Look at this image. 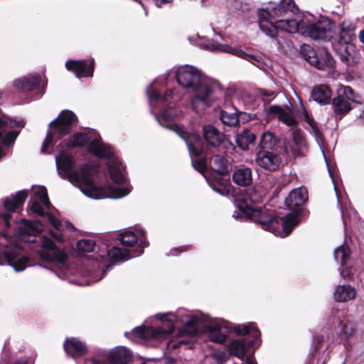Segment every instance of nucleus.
<instances>
[{
  "label": "nucleus",
  "mask_w": 364,
  "mask_h": 364,
  "mask_svg": "<svg viewBox=\"0 0 364 364\" xmlns=\"http://www.w3.org/2000/svg\"><path fill=\"white\" fill-rule=\"evenodd\" d=\"M40 76L33 75L23 77L14 82V87L19 91L28 92L33 90L40 83Z\"/></svg>",
  "instance_id": "obj_28"
},
{
  "label": "nucleus",
  "mask_w": 364,
  "mask_h": 364,
  "mask_svg": "<svg viewBox=\"0 0 364 364\" xmlns=\"http://www.w3.org/2000/svg\"><path fill=\"white\" fill-rule=\"evenodd\" d=\"M251 201H252V202H256V201H257V200H256V199L251 198Z\"/></svg>",
  "instance_id": "obj_62"
},
{
  "label": "nucleus",
  "mask_w": 364,
  "mask_h": 364,
  "mask_svg": "<svg viewBox=\"0 0 364 364\" xmlns=\"http://www.w3.org/2000/svg\"><path fill=\"white\" fill-rule=\"evenodd\" d=\"M6 240V236L5 235H2L1 237H0V245H4V244L3 243L2 240Z\"/></svg>",
  "instance_id": "obj_59"
},
{
  "label": "nucleus",
  "mask_w": 364,
  "mask_h": 364,
  "mask_svg": "<svg viewBox=\"0 0 364 364\" xmlns=\"http://www.w3.org/2000/svg\"><path fill=\"white\" fill-rule=\"evenodd\" d=\"M294 114H296L300 118L305 120L312 128L316 137H318L320 132L316 127L315 121L309 115L303 102L299 100V105H297L294 110Z\"/></svg>",
  "instance_id": "obj_35"
},
{
  "label": "nucleus",
  "mask_w": 364,
  "mask_h": 364,
  "mask_svg": "<svg viewBox=\"0 0 364 364\" xmlns=\"http://www.w3.org/2000/svg\"><path fill=\"white\" fill-rule=\"evenodd\" d=\"M332 92L325 85H318L313 87L311 98L320 105H327L330 102Z\"/></svg>",
  "instance_id": "obj_27"
},
{
  "label": "nucleus",
  "mask_w": 364,
  "mask_h": 364,
  "mask_svg": "<svg viewBox=\"0 0 364 364\" xmlns=\"http://www.w3.org/2000/svg\"><path fill=\"white\" fill-rule=\"evenodd\" d=\"M296 32L316 40L327 38L330 31L328 23L325 22H318L305 26L299 23V30Z\"/></svg>",
  "instance_id": "obj_15"
},
{
  "label": "nucleus",
  "mask_w": 364,
  "mask_h": 364,
  "mask_svg": "<svg viewBox=\"0 0 364 364\" xmlns=\"http://www.w3.org/2000/svg\"><path fill=\"white\" fill-rule=\"evenodd\" d=\"M89 144L88 149L95 156L99 158H107L108 170L113 182L122 183L125 181L124 168L121 162L114 156L112 148L102 142L100 136L92 139L89 134L78 133L73 135L72 139L68 143V146H85Z\"/></svg>",
  "instance_id": "obj_6"
},
{
  "label": "nucleus",
  "mask_w": 364,
  "mask_h": 364,
  "mask_svg": "<svg viewBox=\"0 0 364 364\" xmlns=\"http://www.w3.org/2000/svg\"><path fill=\"white\" fill-rule=\"evenodd\" d=\"M154 3H155V5L157 7H161L163 4L167 2L166 0H154Z\"/></svg>",
  "instance_id": "obj_58"
},
{
  "label": "nucleus",
  "mask_w": 364,
  "mask_h": 364,
  "mask_svg": "<svg viewBox=\"0 0 364 364\" xmlns=\"http://www.w3.org/2000/svg\"><path fill=\"white\" fill-rule=\"evenodd\" d=\"M192 164L195 169L198 170L200 173H203L207 169L206 161L203 159H197L192 161Z\"/></svg>",
  "instance_id": "obj_47"
},
{
  "label": "nucleus",
  "mask_w": 364,
  "mask_h": 364,
  "mask_svg": "<svg viewBox=\"0 0 364 364\" xmlns=\"http://www.w3.org/2000/svg\"><path fill=\"white\" fill-rule=\"evenodd\" d=\"M237 207L240 208V213H234L232 215L234 218H250L253 222L259 223L264 230H269L282 237L289 235L299 223L298 215L296 213H290L281 218L282 230L280 231L279 230L280 224L278 220L274 218L266 209L253 208L240 203L237 204Z\"/></svg>",
  "instance_id": "obj_5"
},
{
  "label": "nucleus",
  "mask_w": 364,
  "mask_h": 364,
  "mask_svg": "<svg viewBox=\"0 0 364 364\" xmlns=\"http://www.w3.org/2000/svg\"><path fill=\"white\" fill-rule=\"evenodd\" d=\"M278 142L279 139L272 132H264L262 134L259 139V150L274 151V148Z\"/></svg>",
  "instance_id": "obj_34"
},
{
  "label": "nucleus",
  "mask_w": 364,
  "mask_h": 364,
  "mask_svg": "<svg viewBox=\"0 0 364 364\" xmlns=\"http://www.w3.org/2000/svg\"><path fill=\"white\" fill-rule=\"evenodd\" d=\"M1 217H2V218L4 219L6 226L9 227L10 226L9 220L11 217V214L10 213H4V214L1 215Z\"/></svg>",
  "instance_id": "obj_51"
},
{
  "label": "nucleus",
  "mask_w": 364,
  "mask_h": 364,
  "mask_svg": "<svg viewBox=\"0 0 364 364\" xmlns=\"http://www.w3.org/2000/svg\"><path fill=\"white\" fill-rule=\"evenodd\" d=\"M119 240L124 246L127 247H132L136 243H139V246L142 247L148 245L142 230L137 232V234L131 230L125 231L119 235Z\"/></svg>",
  "instance_id": "obj_22"
},
{
  "label": "nucleus",
  "mask_w": 364,
  "mask_h": 364,
  "mask_svg": "<svg viewBox=\"0 0 364 364\" xmlns=\"http://www.w3.org/2000/svg\"><path fill=\"white\" fill-rule=\"evenodd\" d=\"M203 45L204 48L209 50H217L232 53L243 59L254 60L258 61L257 57L254 55L248 54L240 48H232L227 44L217 43L212 39L205 40Z\"/></svg>",
  "instance_id": "obj_14"
},
{
  "label": "nucleus",
  "mask_w": 364,
  "mask_h": 364,
  "mask_svg": "<svg viewBox=\"0 0 364 364\" xmlns=\"http://www.w3.org/2000/svg\"><path fill=\"white\" fill-rule=\"evenodd\" d=\"M282 161L280 154L274 151L259 150L256 154V164L268 171H277Z\"/></svg>",
  "instance_id": "obj_12"
},
{
  "label": "nucleus",
  "mask_w": 364,
  "mask_h": 364,
  "mask_svg": "<svg viewBox=\"0 0 364 364\" xmlns=\"http://www.w3.org/2000/svg\"><path fill=\"white\" fill-rule=\"evenodd\" d=\"M29 207L31 210H32L33 213L39 215H44L43 207L45 206L42 204L41 200H33L29 203Z\"/></svg>",
  "instance_id": "obj_45"
},
{
  "label": "nucleus",
  "mask_w": 364,
  "mask_h": 364,
  "mask_svg": "<svg viewBox=\"0 0 364 364\" xmlns=\"http://www.w3.org/2000/svg\"><path fill=\"white\" fill-rule=\"evenodd\" d=\"M232 179L239 186H247L252 181V171L250 168L247 167L237 168L233 173Z\"/></svg>",
  "instance_id": "obj_30"
},
{
  "label": "nucleus",
  "mask_w": 364,
  "mask_h": 364,
  "mask_svg": "<svg viewBox=\"0 0 364 364\" xmlns=\"http://www.w3.org/2000/svg\"><path fill=\"white\" fill-rule=\"evenodd\" d=\"M66 68L73 72L77 77L92 76L94 60H69L65 63Z\"/></svg>",
  "instance_id": "obj_18"
},
{
  "label": "nucleus",
  "mask_w": 364,
  "mask_h": 364,
  "mask_svg": "<svg viewBox=\"0 0 364 364\" xmlns=\"http://www.w3.org/2000/svg\"><path fill=\"white\" fill-rule=\"evenodd\" d=\"M66 227L70 230H74V226L70 223L67 222L66 223Z\"/></svg>",
  "instance_id": "obj_60"
},
{
  "label": "nucleus",
  "mask_w": 364,
  "mask_h": 364,
  "mask_svg": "<svg viewBox=\"0 0 364 364\" xmlns=\"http://www.w3.org/2000/svg\"><path fill=\"white\" fill-rule=\"evenodd\" d=\"M56 166L59 175L68 179L73 185L80 188L81 191L88 197L94 199L105 198H119L128 195L129 187L108 188L107 190L97 188L92 181L95 167L91 163H86L79 170H74L75 160L72 155L63 151L55 156Z\"/></svg>",
  "instance_id": "obj_1"
},
{
  "label": "nucleus",
  "mask_w": 364,
  "mask_h": 364,
  "mask_svg": "<svg viewBox=\"0 0 364 364\" xmlns=\"http://www.w3.org/2000/svg\"><path fill=\"white\" fill-rule=\"evenodd\" d=\"M4 264L11 266L16 272L23 270L29 265L28 259L20 256L19 250L16 247L5 250L4 256L0 255V265Z\"/></svg>",
  "instance_id": "obj_13"
},
{
  "label": "nucleus",
  "mask_w": 364,
  "mask_h": 364,
  "mask_svg": "<svg viewBox=\"0 0 364 364\" xmlns=\"http://www.w3.org/2000/svg\"><path fill=\"white\" fill-rule=\"evenodd\" d=\"M356 294V289L351 285L339 284L335 288L333 291V299L338 302H346L354 299Z\"/></svg>",
  "instance_id": "obj_25"
},
{
  "label": "nucleus",
  "mask_w": 364,
  "mask_h": 364,
  "mask_svg": "<svg viewBox=\"0 0 364 364\" xmlns=\"http://www.w3.org/2000/svg\"><path fill=\"white\" fill-rule=\"evenodd\" d=\"M299 9L293 0H282L274 7L258 11L259 26L266 35L274 38L279 31L294 33L299 30V22L288 18L291 14L299 13Z\"/></svg>",
  "instance_id": "obj_3"
},
{
  "label": "nucleus",
  "mask_w": 364,
  "mask_h": 364,
  "mask_svg": "<svg viewBox=\"0 0 364 364\" xmlns=\"http://www.w3.org/2000/svg\"><path fill=\"white\" fill-rule=\"evenodd\" d=\"M23 221L25 225V232L29 235H34L42 229V225L39 222L27 220H23Z\"/></svg>",
  "instance_id": "obj_41"
},
{
  "label": "nucleus",
  "mask_w": 364,
  "mask_h": 364,
  "mask_svg": "<svg viewBox=\"0 0 364 364\" xmlns=\"http://www.w3.org/2000/svg\"><path fill=\"white\" fill-rule=\"evenodd\" d=\"M225 355V353L216 352L213 355V358L218 361L219 364H223L225 361V358H223Z\"/></svg>",
  "instance_id": "obj_50"
},
{
  "label": "nucleus",
  "mask_w": 364,
  "mask_h": 364,
  "mask_svg": "<svg viewBox=\"0 0 364 364\" xmlns=\"http://www.w3.org/2000/svg\"><path fill=\"white\" fill-rule=\"evenodd\" d=\"M159 316H160V319H161V320H164V317L166 316V315H165V314H163V315H161V314H160V315H159Z\"/></svg>",
  "instance_id": "obj_61"
},
{
  "label": "nucleus",
  "mask_w": 364,
  "mask_h": 364,
  "mask_svg": "<svg viewBox=\"0 0 364 364\" xmlns=\"http://www.w3.org/2000/svg\"><path fill=\"white\" fill-rule=\"evenodd\" d=\"M301 53L306 61L316 68L318 64V56L314 48L309 46L304 45L301 46Z\"/></svg>",
  "instance_id": "obj_38"
},
{
  "label": "nucleus",
  "mask_w": 364,
  "mask_h": 364,
  "mask_svg": "<svg viewBox=\"0 0 364 364\" xmlns=\"http://www.w3.org/2000/svg\"><path fill=\"white\" fill-rule=\"evenodd\" d=\"M65 352L75 358L82 356L87 350L86 346L75 338H68L64 343Z\"/></svg>",
  "instance_id": "obj_26"
},
{
  "label": "nucleus",
  "mask_w": 364,
  "mask_h": 364,
  "mask_svg": "<svg viewBox=\"0 0 364 364\" xmlns=\"http://www.w3.org/2000/svg\"><path fill=\"white\" fill-rule=\"evenodd\" d=\"M269 112L287 126H295L297 124L294 112L290 107L283 108L280 106L273 105L269 107Z\"/></svg>",
  "instance_id": "obj_21"
},
{
  "label": "nucleus",
  "mask_w": 364,
  "mask_h": 364,
  "mask_svg": "<svg viewBox=\"0 0 364 364\" xmlns=\"http://www.w3.org/2000/svg\"><path fill=\"white\" fill-rule=\"evenodd\" d=\"M28 193L26 191H20L17 192L11 198H7L4 200V207L6 210L14 211L18 207L23 205Z\"/></svg>",
  "instance_id": "obj_32"
},
{
  "label": "nucleus",
  "mask_w": 364,
  "mask_h": 364,
  "mask_svg": "<svg viewBox=\"0 0 364 364\" xmlns=\"http://www.w3.org/2000/svg\"><path fill=\"white\" fill-rule=\"evenodd\" d=\"M53 146V135L52 134L48 132L46 136V138L44 140V142L43 144L41 151L43 153L47 154L50 153V147H52Z\"/></svg>",
  "instance_id": "obj_46"
},
{
  "label": "nucleus",
  "mask_w": 364,
  "mask_h": 364,
  "mask_svg": "<svg viewBox=\"0 0 364 364\" xmlns=\"http://www.w3.org/2000/svg\"><path fill=\"white\" fill-rule=\"evenodd\" d=\"M183 322L184 326L179 332L181 336L176 339L168 341L166 342L168 349L173 350L182 346H187L188 341L183 338L182 336L184 334L191 336H196L198 331L200 322L206 323L205 328L210 333L209 337L213 342L223 343L226 340V336L220 331V329L225 325V321L223 320L214 319L209 321L208 318L203 315L194 314L185 316Z\"/></svg>",
  "instance_id": "obj_7"
},
{
  "label": "nucleus",
  "mask_w": 364,
  "mask_h": 364,
  "mask_svg": "<svg viewBox=\"0 0 364 364\" xmlns=\"http://www.w3.org/2000/svg\"><path fill=\"white\" fill-rule=\"evenodd\" d=\"M308 199V192L306 188L299 187L292 190L285 199V204L289 209H294L304 204Z\"/></svg>",
  "instance_id": "obj_23"
},
{
  "label": "nucleus",
  "mask_w": 364,
  "mask_h": 364,
  "mask_svg": "<svg viewBox=\"0 0 364 364\" xmlns=\"http://www.w3.org/2000/svg\"><path fill=\"white\" fill-rule=\"evenodd\" d=\"M41 243V249L39 251V256L42 259L62 264L65 262L66 254L58 248L50 239L43 237Z\"/></svg>",
  "instance_id": "obj_11"
},
{
  "label": "nucleus",
  "mask_w": 364,
  "mask_h": 364,
  "mask_svg": "<svg viewBox=\"0 0 364 364\" xmlns=\"http://www.w3.org/2000/svg\"><path fill=\"white\" fill-rule=\"evenodd\" d=\"M132 358L131 352L124 347H117L110 351L108 364H127Z\"/></svg>",
  "instance_id": "obj_29"
},
{
  "label": "nucleus",
  "mask_w": 364,
  "mask_h": 364,
  "mask_svg": "<svg viewBox=\"0 0 364 364\" xmlns=\"http://www.w3.org/2000/svg\"><path fill=\"white\" fill-rule=\"evenodd\" d=\"M333 48L341 60L346 65H351L356 62V51L353 44L341 41L334 44Z\"/></svg>",
  "instance_id": "obj_20"
},
{
  "label": "nucleus",
  "mask_w": 364,
  "mask_h": 364,
  "mask_svg": "<svg viewBox=\"0 0 364 364\" xmlns=\"http://www.w3.org/2000/svg\"><path fill=\"white\" fill-rule=\"evenodd\" d=\"M358 38L360 42L364 44V28L359 32Z\"/></svg>",
  "instance_id": "obj_57"
},
{
  "label": "nucleus",
  "mask_w": 364,
  "mask_h": 364,
  "mask_svg": "<svg viewBox=\"0 0 364 364\" xmlns=\"http://www.w3.org/2000/svg\"><path fill=\"white\" fill-rule=\"evenodd\" d=\"M108 255L114 260L125 261L134 257L128 250L113 247L108 251Z\"/></svg>",
  "instance_id": "obj_36"
},
{
  "label": "nucleus",
  "mask_w": 364,
  "mask_h": 364,
  "mask_svg": "<svg viewBox=\"0 0 364 364\" xmlns=\"http://www.w3.org/2000/svg\"><path fill=\"white\" fill-rule=\"evenodd\" d=\"M22 120L16 121L12 119H0V159L5 156L1 145L9 146L14 142L19 132L17 131H7L14 127H23Z\"/></svg>",
  "instance_id": "obj_9"
},
{
  "label": "nucleus",
  "mask_w": 364,
  "mask_h": 364,
  "mask_svg": "<svg viewBox=\"0 0 364 364\" xmlns=\"http://www.w3.org/2000/svg\"><path fill=\"white\" fill-rule=\"evenodd\" d=\"M350 101H355L353 89L349 86L341 85L337 97L332 102L334 112L341 117L347 114L351 109Z\"/></svg>",
  "instance_id": "obj_10"
},
{
  "label": "nucleus",
  "mask_w": 364,
  "mask_h": 364,
  "mask_svg": "<svg viewBox=\"0 0 364 364\" xmlns=\"http://www.w3.org/2000/svg\"><path fill=\"white\" fill-rule=\"evenodd\" d=\"M147 94L151 103L162 102L168 105V108L162 111L161 120L159 119L161 125L174 131L184 139L191 156H202L205 149L199 135L193 132L188 133L183 127L171 123L173 119L178 117L171 105L178 101L180 97L173 93V90H168L164 95L161 96L157 91L151 90V87L147 90Z\"/></svg>",
  "instance_id": "obj_4"
},
{
  "label": "nucleus",
  "mask_w": 364,
  "mask_h": 364,
  "mask_svg": "<svg viewBox=\"0 0 364 364\" xmlns=\"http://www.w3.org/2000/svg\"><path fill=\"white\" fill-rule=\"evenodd\" d=\"M203 137L206 142L213 147L219 146L223 139L218 131L211 125L203 127Z\"/></svg>",
  "instance_id": "obj_31"
},
{
  "label": "nucleus",
  "mask_w": 364,
  "mask_h": 364,
  "mask_svg": "<svg viewBox=\"0 0 364 364\" xmlns=\"http://www.w3.org/2000/svg\"><path fill=\"white\" fill-rule=\"evenodd\" d=\"M212 168L220 175H225L228 173V166L224 156L215 155L211 163Z\"/></svg>",
  "instance_id": "obj_37"
},
{
  "label": "nucleus",
  "mask_w": 364,
  "mask_h": 364,
  "mask_svg": "<svg viewBox=\"0 0 364 364\" xmlns=\"http://www.w3.org/2000/svg\"><path fill=\"white\" fill-rule=\"evenodd\" d=\"M355 331V328L352 323H346L341 330V336L342 338L348 339L354 334Z\"/></svg>",
  "instance_id": "obj_44"
},
{
  "label": "nucleus",
  "mask_w": 364,
  "mask_h": 364,
  "mask_svg": "<svg viewBox=\"0 0 364 364\" xmlns=\"http://www.w3.org/2000/svg\"><path fill=\"white\" fill-rule=\"evenodd\" d=\"M262 95L264 96H267V97H274V92H273L262 91ZM268 100V98H267V99L264 98V100Z\"/></svg>",
  "instance_id": "obj_56"
},
{
  "label": "nucleus",
  "mask_w": 364,
  "mask_h": 364,
  "mask_svg": "<svg viewBox=\"0 0 364 364\" xmlns=\"http://www.w3.org/2000/svg\"><path fill=\"white\" fill-rule=\"evenodd\" d=\"M318 57V64L316 68L318 70H324L326 67L330 68L333 65V60L331 55L326 50H321Z\"/></svg>",
  "instance_id": "obj_40"
},
{
  "label": "nucleus",
  "mask_w": 364,
  "mask_h": 364,
  "mask_svg": "<svg viewBox=\"0 0 364 364\" xmlns=\"http://www.w3.org/2000/svg\"><path fill=\"white\" fill-rule=\"evenodd\" d=\"M334 258L336 262H340L341 266L343 267L341 270V276L344 279H348L350 277V270L348 269L347 266H346V262L350 257V251L347 246L342 245L340 247L335 250Z\"/></svg>",
  "instance_id": "obj_24"
},
{
  "label": "nucleus",
  "mask_w": 364,
  "mask_h": 364,
  "mask_svg": "<svg viewBox=\"0 0 364 364\" xmlns=\"http://www.w3.org/2000/svg\"><path fill=\"white\" fill-rule=\"evenodd\" d=\"M176 78L178 84L184 87L194 89V96L191 104L194 108L198 103L210 107L224 96L219 82L203 78L200 72L190 65H183L177 68Z\"/></svg>",
  "instance_id": "obj_2"
},
{
  "label": "nucleus",
  "mask_w": 364,
  "mask_h": 364,
  "mask_svg": "<svg viewBox=\"0 0 364 364\" xmlns=\"http://www.w3.org/2000/svg\"><path fill=\"white\" fill-rule=\"evenodd\" d=\"M234 331L238 335H251L254 341L247 342L245 339H237L233 341L230 344V350L231 353L240 359H243L245 355L246 349L256 343V340L260 336V332L255 323L237 325L234 327Z\"/></svg>",
  "instance_id": "obj_8"
},
{
  "label": "nucleus",
  "mask_w": 364,
  "mask_h": 364,
  "mask_svg": "<svg viewBox=\"0 0 364 364\" xmlns=\"http://www.w3.org/2000/svg\"><path fill=\"white\" fill-rule=\"evenodd\" d=\"M256 139L255 135L248 129H244L236 135V143L242 150H248L250 145L253 144Z\"/></svg>",
  "instance_id": "obj_33"
},
{
  "label": "nucleus",
  "mask_w": 364,
  "mask_h": 364,
  "mask_svg": "<svg viewBox=\"0 0 364 364\" xmlns=\"http://www.w3.org/2000/svg\"><path fill=\"white\" fill-rule=\"evenodd\" d=\"M173 331V325L168 324V326L156 328H136L134 331L136 334L144 338H153L156 340L166 339L169 334Z\"/></svg>",
  "instance_id": "obj_19"
},
{
  "label": "nucleus",
  "mask_w": 364,
  "mask_h": 364,
  "mask_svg": "<svg viewBox=\"0 0 364 364\" xmlns=\"http://www.w3.org/2000/svg\"><path fill=\"white\" fill-rule=\"evenodd\" d=\"M77 247L81 252H90L94 250L95 242L90 240H82L77 242Z\"/></svg>",
  "instance_id": "obj_43"
},
{
  "label": "nucleus",
  "mask_w": 364,
  "mask_h": 364,
  "mask_svg": "<svg viewBox=\"0 0 364 364\" xmlns=\"http://www.w3.org/2000/svg\"><path fill=\"white\" fill-rule=\"evenodd\" d=\"M85 364H105L102 360L95 359V358H91V359H87L85 360Z\"/></svg>",
  "instance_id": "obj_52"
},
{
  "label": "nucleus",
  "mask_w": 364,
  "mask_h": 364,
  "mask_svg": "<svg viewBox=\"0 0 364 364\" xmlns=\"http://www.w3.org/2000/svg\"><path fill=\"white\" fill-rule=\"evenodd\" d=\"M292 141L285 144L284 151L292 157L302 156L306 151V141L304 134L296 129L291 133Z\"/></svg>",
  "instance_id": "obj_16"
},
{
  "label": "nucleus",
  "mask_w": 364,
  "mask_h": 364,
  "mask_svg": "<svg viewBox=\"0 0 364 364\" xmlns=\"http://www.w3.org/2000/svg\"><path fill=\"white\" fill-rule=\"evenodd\" d=\"M245 364H256L255 358L251 356H247L245 360Z\"/></svg>",
  "instance_id": "obj_54"
},
{
  "label": "nucleus",
  "mask_w": 364,
  "mask_h": 364,
  "mask_svg": "<svg viewBox=\"0 0 364 364\" xmlns=\"http://www.w3.org/2000/svg\"><path fill=\"white\" fill-rule=\"evenodd\" d=\"M34 193L38 200H41L45 208H48L50 203L48 200L46 188L45 187H38L37 189L34 191Z\"/></svg>",
  "instance_id": "obj_42"
},
{
  "label": "nucleus",
  "mask_w": 364,
  "mask_h": 364,
  "mask_svg": "<svg viewBox=\"0 0 364 364\" xmlns=\"http://www.w3.org/2000/svg\"><path fill=\"white\" fill-rule=\"evenodd\" d=\"M142 253H143V250H141V251L139 252V255H141V254H142Z\"/></svg>",
  "instance_id": "obj_64"
},
{
  "label": "nucleus",
  "mask_w": 364,
  "mask_h": 364,
  "mask_svg": "<svg viewBox=\"0 0 364 364\" xmlns=\"http://www.w3.org/2000/svg\"><path fill=\"white\" fill-rule=\"evenodd\" d=\"M220 145L226 154H232L235 149L234 144L228 139H222Z\"/></svg>",
  "instance_id": "obj_48"
},
{
  "label": "nucleus",
  "mask_w": 364,
  "mask_h": 364,
  "mask_svg": "<svg viewBox=\"0 0 364 364\" xmlns=\"http://www.w3.org/2000/svg\"><path fill=\"white\" fill-rule=\"evenodd\" d=\"M220 119L224 124L229 127L235 126L239 122L237 114L235 112L222 110L220 112Z\"/></svg>",
  "instance_id": "obj_39"
},
{
  "label": "nucleus",
  "mask_w": 364,
  "mask_h": 364,
  "mask_svg": "<svg viewBox=\"0 0 364 364\" xmlns=\"http://www.w3.org/2000/svg\"><path fill=\"white\" fill-rule=\"evenodd\" d=\"M76 115L70 110H63L58 117L50 123V126L55 124V128L58 134H67L71 131V126L76 122Z\"/></svg>",
  "instance_id": "obj_17"
},
{
  "label": "nucleus",
  "mask_w": 364,
  "mask_h": 364,
  "mask_svg": "<svg viewBox=\"0 0 364 364\" xmlns=\"http://www.w3.org/2000/svg\"><path fill=\"white\" fill-rule=\"evenodd\" d=\"M321 340H322V338H318V342H321Z\"/></svg>",
  "instance_id": "obj_63"
},
{
  "label": "nucleus",
  "mask_w": 364,
  "mask_h": 364,
  "mask_svg": "<svg viewBox=\"0 0 364 364\" xmlns=\"http://www.w3.org/2000/svg\"><path fill=\"white\" fill-rule=\"evenodd\" d=\"M213 190L216 192H218L219 193L222 195H227L229 192V190L226 188L225 186H223V188H217L215 187H213Z\"/></svg>",
  "instance_id": "obj_53"
},
{
  "label": "nucleus",
  "mask_w": 364,
  "mask_h": 364,
  "mask_svg": "<svg viewBox=\"0 0 364 364\" xmlns=\"http://www.w3.org/2000/svg\"><path fill=\"white\" fill-rule=\"evenodd\" d=\"M48 220L49 223L57 230L59 231L63 230V224L60 221H59L57 218H55L51 214L47 215Z\"/></svg>",
  "instance_id": "obj_49"
},
{
  "label": "nucleus",
  "mask_w": 364,
  "mask_h": 364,
  "mask_svg": "<svg viewBox=\"0 0 364 364\" xmlns=\"http://www.w3.org/2000/svg\"><path fill=\"white\" fill-rule=\"evenodd\" d=\"M50 233H51L52 237H54L58 241H62L63 240V237L60 234L54 233L52 231L50 232Z\"/></svg>",
  "instance_id": "obj_55"
}]
</instances>
